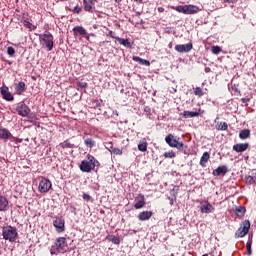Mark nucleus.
Instances as JSON below:
<instances>
[{"label":"nucleus","instance_id":"27","mask_svg":"<svg viewBox=\"0 0 256 256\" xmlns=\"http://www.w3.org/2000/svg\"><path fill=\"white\" fill-rule=\"evenodd\" d=\"M109 145L110 148L108 149V151H110V153H112L113 155H123V150L113 147L112 143H109Z\"/></svg>","mask_w":256,"mask_h":256},{"label":"nucleus","instance_id":"48","mask_svg":"<svg viewBox=\"0 0 256 256\" xmlns=\"http://www.w3.org/2000/svg\"><path fill=\"white\" fill-rule=\"evenodd\" d=\"M242 103H249V101H251L250 98H242L241 99Z\"/></svg>","mask_w":256,"mask_h":256},{"label":"nucleus","instance_id":"3","mask_svg":"<svg viewBox=\"0 0 256 256\" xmlns=\"http://www.w3.org/2000/svg\"><path fill=\"white\" fill-rule=\"evenodd\" d=\"M39 41L44 49H47V51H53L55 42H53V34H51V32L45 31L42 34H39Z\"/></svg>","mask_w":256,"mask_h":256},{"label":"nucleus","instance_id":"56","mask_svg":"<svg viewBox=\"0 0 256 256\" xmlns=\"http://www.w3.org/2000/svg\"><path fill=\"white\" fill-rule=\"evenodd\" d=\"M202 256H209V254H204V255H202Z\"/></svg>","mask_w":256,"mask_h":256},{"label":"nucleus","instance_id":"47","mask_svg":"<svg viewBox=\"0 0 256 256\" xmlns=\"http://www.w3.org/2000/svg\"><path fill=\"white\" fill-rule=\"evenodd\" d=\"M223 1H224V3H229V4L232 3V5L237 3V0H223Z\"/></svg>","mask_w":256,"mask_h":256},{"label":"nucleus","instance_id":"4","mask_svg":"<svg viewBox=\"0 0 256 256\" xmlns=\"http://www.w3.org/2000/svg\"><path fill=\"white\" fill-rule=\"evenodd\" d=\"M2 235L6 241H16L18 237L17 228L13 226H6L2 229Z\"/></svg>","mask_w":256,"mask_h":256},{"label":"nucleus","instance_id":"29","mask_svg":"<svg viewBox=\"0 0 256 256\" xmlns=\"http://www.w3.org/2000/svg\"><path fill=\"white\" fill-rule=\"evenodd\" d=\"M107 239L114 245H119V243H121V239L115 235H110L107 237Z\"/></svg>","mask_w":256,"mask_h":256},{"label":"nucleus","instance_id":"24","mask_svg":"<svg viewBox=\"0 0 256 256\" xmlns=\"http://www.w3.org/2000/svg\"><path fill=\"white\" fill-rule=\"evenodd\" d=\"M115 39H116V41H118V43L120 45H123L124 47L131 49V42H129V39H124V38H120V37H116Z\"/></svg>","mask_w":256,"mask_h":256},{"label":"nucleus","instance_id":"21","mask_svg":"<svg viewBox=\"0 0 256 256\" xmlns=\"http://www.w3.org/2000/svg\"><path fill=\"white\" fill-rule=\"evenodd\" d=\"M8 206L9 201H7V198L0 195V211H7Z\"/></svg>","mask_w":256,"mask_h":256},{"label":"nucleus","instance_id":"12","mask_svg":"<svg viewBox=\"0 0 256 256\" xmlns=\"http://www.w3.org/2000/svg\"><path fill=\"white\" fill-rule=\"evenodd\" d=\"M0 139H4V141H7L8 139H14V141L17 140L7 128H0Z\"/></svg>","mask_w":256,"mask_h":256},{"label":"nucleus","instance_id":"33","mask_svg":"<svg viewBox=\"0 0 256 256\" xmlns=\"http://www.w3.org/2000/svg\"><path fill=\"white\" fill-rule=\"evenodd\" d=\"M245 211H246V210H245V207H242V206L237 207V208L235 209V213H236L237 217H244Z\"/></svg>","mask_w":256,"mask_h":256},{"label":"nucleus","instance_id":"16","mask_svg":"<svg viewBox=\"0 0 256 256\" xmlns=\"http://www.w3.org/2000/svg\"><path fill=\"white\" fill-rule=\"evenodd\" d=\"M84 10L88 13H93L95 11V3L89 0H83Z\"/></svg>","mask_w":256,"mask_h":256},{"label":"nucleus","instance_id":"22","mask_svg":"<svg viewBox=\"0 0 256 256\" xmlns=\"http://www.w3.org/2000/svg\"><path fill=\"white\" fill-rule=\"evenodd\" d=\"M201 213H211L213 211V205H211L209 202H205L200 207Z\"/></svg>","mask_w":256,"mask_h":256},{"label":"nucleus","instance_id":"2","mask_svg":"<svg viewBox=\"0 0 256 256\" xmlns=\"http://www.w3.org/2000/svg\"><path fill=\"white\" fill-rule=\"evenodd\" d=\"M69 247L67 246V238L59 237L55 240L54 245L51 246L50 253L51 255H59V253L67 252Z\"/></svg>","mask_w":256,"mask_h":256},{"label":"nucleus","instance_id":"31","mask_svg":"<svg viewBox=\"0 0 256 256\" xmlns=\"http://www.w3.org/2000/svg\"><path fill=\"white\" fill-rule=\"evenodd\" d=\"M60 147H62V149H73V147H75V144H71V142H69V140H66V141L60 143Z\"/></svg>","mask_w":256,"mask_h":256},{"label":"nucleus","instance_id":"26","mask_svg":"<svg viewBox=\"0 0 256 256\" xmlns=\"http://www.w3.org/2000/svg\"><path fill=\"white\" fill-rule=\"evenodd\" d=\"M209 159H210L209 152H204L203 155L200 158L201 167H205V163H207V161H209Z\"/></svg>","mask_w":256,"mask_h":256},{"label":"nucleus","instance_id":"43","mask_svg":"<svg viewBox=\"0 0 256 256\" xmlns=\"http://www.w3.org/2000/svg\"><path fill=\"white\" fill-rule=\"evenodd\" d=\"M168 199L170 201V205H173V201H175V199H177V196H175V194L171 193L169 196H168Z\"/></svg>","mask_w":256,"mask_h":256},{"label":"nucleus","instance_id":"15","mask_svg":"<svg viewBox=\"0 0 256 256\" xmlns=\"http://www.w3.org/2000/svg\"><path fill=\"white\" fill-rule=\"evenodd\" d=\"M153 217V212L151 211H143L138 214L139 221H149Z\"/></svg>","mask_w":256,"mask_h":256},{"label":"nucleus","instance_id":"37","mask_svg":"<svg viewBox=\"0 0 256 256\" xmlns=\"http://www.w3.org/2000/svg\"><path fill=\"white\" fill-rule=\"evenodd\" d=\"M164 157H165V159H174V157H175V152H173V151L165 152V153H164Z\"/></svg>","mask_w":256,"mask_h":256},{"label":"nucleus","instance_id":"17","mask_svg":"<svg viewBox=\"0 0 256 256\" xmlns=\"http://www.w3.org/2000/svg\"><path fill=\"white\" fill-rule=\"evenodd\" d=\"M226 173H227V166L225 165L219 166L213 171V175L215 177H219V175H225Z\"/></svg>","mask_w":256,"mask_h":256},{"label":"nucleus","instance_id":"32","mask_svg":"<svg viewBox=\"0 0 256 256\" xmlns=\"http://www.w3.org/2000/svg\"><path fill=\"white\" fill-rule=\"evenodd\" d=\"M84 145L92 149V147H95V140H93V138H87L84 140Z\"/></svg>","mask_w":256,"mask_h":256},{"label":"nucleus","instance_id":"40","mask_svg":"<svg viewBox=\"0 0 256 256\" xmlns=\"http://www.w3.org/2000/svg\"><path fill=\"white\" fill-rule=\"evenodd\" d=\"M176 11H178V13H184V15H186V5L185 6H177Z\"/></svg>","mask_w":256,"mask_h":256},{"label":"nucleus","instance_id":"30","mask_svg":"<svg viewBox=\"0 0 256 256\" xmlns=\"http://www.w3.org/2000/svg\"><path fill=\"white\" fill-rule=\"evenodd\" d=\"M217 131H227L228 125L226 122H220L216 124Z\"/></svg>","mask_w":256,"mask_h":256},{"label":"nucleus","instance_id":"25","mask_svg":"<svg viewBox=\"0 0 256 256\" xmlns=\"http://www.w3.org/2000/svg\"><path fill=\"white\" fill-rule=\"evenodd\" d=\"M182 115L185 119H191L193 117H199V112L184 111Z\"/></svg>","mask_w":256,"mask_h":256},{"label":"nucleus","instance_id":"9","mask_svg":"<svg viewBox=\"0 0 256 256\" xmlns=\"http://www.w3.org/2000/svg\"><path fill=\"white\" fill-rule=\"evenodd\" d=\"M16 111L21 117H27V115L31 113V109L29 108V106H27V104H21L16 108Z\"/></svg>","mask_w":256,"mask_h":256},{"label":"nucleus","instance_id":"28","mask_svg":"<svg viewBox=\"0 0 256 256\" xmlns=\"http://www.w3.org/2000/svg\"><path fill=\"white\" fill-rule=\"evenodd\" d=\"M250 135H251V130L249 129H244L239 133L240 139H248Z\"/></svg>","mask_w":256,"mask_h":256},{"label":"nucleus","instance_id":"5","mask_svg":"<svg viewBox=\"0 0 256 256\" xmlns=\"http://www.w3.org/2000/svg\"><path fill=\"white\" fill-rule=\"evenodd\" d=\"M165 141L169 147H174L175 149H183V142L179 141V137L169 134L166 136Z\"/></svg>","mask_w":256,"mask_h":256},{"label":"nucleus","instance_id":"14","mask_svg":"<svg viewBox=\"0 0 256 256\" xmlns=\"http://www.w3.org/2000/svg\"><path fill=\"white\" fill-rule=\"evenodd\" d=\"M1 95L3 97V99H5L6 101H13V94H11V92H9V87H2L1 88Z\"/></svg>","mask_w":256,"mask_h":256},{"label":"nucleus","instance_id":"41","mask_svg":"<svg viewBox=\"0 0 256 256\" xmlns=\"http://www.w3.org/2000/svg\"><path fill=\"white\" fill-rule=\"evenodd\" d=\"M24 27H27V29H33V24L27 20L23 21Z\"/></svg>","mask_w":256,"mask_h":256},{"label":"nucleus","instance_id":"10","mask_svg":"<svg viewBox=\"0 0 256 256\" xmlns=\"http://www.w3.org/2000/svg\"><path fill=\"white\" fill-rule=\"evenodd\" d=\"M54 227L58 233H63L65 231V220L61 217H57L56 221L53 222Z\"/></svg>","mask_w":256,"mask_h":256},{"label":"nucleus","instance_id":"7","mask_svg":"<svg viewBox=\"0 0 256 256\" xmlns=\"http://www.w3.org/2000/svg\"><path fill=\"white\" fill-rule=\"evenodd\" d=\"M52 186L51 180L43 178L39 183L38 189L40 193H47Z\"/></svg>","mask_w":256,"mask_h":256},{"label":"nucleus","instance_id":"46","mask_svg":"<svg viewBox=\"0 0 256 256\" xmlns=\"http://www.w3.org/2000/svg\"><path fill=\"white\" fill-rule=\"evenodd\" d=\"M84 201H91V196L89 194H83Z\"/></svg>","mask_w":256,"mask_h":256},{"label":"nucleus","instance_id":"54","mask_svg":"<svg viewBox=\"0 0 256 256\" xmlns=\"http://www.w3.org/2000/svg\"><path fill=\"white\" fill-rule=\"evenodd\" d=\"M123 0H115V3H121Z\"/></svg>","mask_w":256,"mask_h":256},{"label":"nucleus","instance_id":"39","mask_svg":"<svg viewBox=\"0 0 256 256\" xmlns=\"http://www.w3.org/2000/svg\"><path fill=\"white\" fill-rule=\"evenodd\" d=\"M253 241L249 240L246 244V249H247V255H251L252 250H251V245H252Z\"/></svg>","mask_w":256,"mask_h":256},{"label":"nucleus","instance_id":"36","mask_svg":"<svg viewBox=\"0 0 256 256\" xmlns=\"http://www.w3.org/2000/svg\"><path fill=\"white\" fill-rule=\"evenodd\" d=\"M138 150L142 152L147 151V142H142L138 144Z\"/></svg>","mask_w":256,"mask_h":256},{"label":"nucleus","instance_id":"52","mask_svg":"<svg viewBox=\"0 0 256 256\" xmlns=\"http://www.w3.org/2000/svg\"><path fill=\"white\" fill-rule=\"evenodd\" d=\"M136 3H143V0H134Z\"/></svg>","mask_w":256,"mask_h":256},{"label":"nucleus","instance_id":"8","mask_svg":"<svg viewBox=\"0 0 256 256\" xmlns=\"http://www.w3.org/2000/svg\"><path fill=\"white\" fill-rule=\"evenodd\" d=\"M193 49V43H187V44H178L175 46V51L177 53H189Z\"/></svg>","mask_w":256,"mask_h":256},{"label":"nucleus","instance_id":"23","mask_svg":"<svg viewBox=\"0 0 256 256\" xmlns=\"http://www.w3.org/2000/svg\"><path fill=\"white\" fill-rule=\"evenodd\" d=\"M132 59L133 61H136V63H139L140 65H145L146 67H149V65H151V62H149V60L142 59L139 56H133Z\"/></svg>","mask_w":256,"mask_h":256},{"label":"nucleus","instance_id":"6","mask_svg":"<svg viewBox=\"0 0 256 256\" xmlns=\"http://www.w3.org/2000/svg\"><path fill=\"white\" fill-rule=\"evenodd\" d=\"M249 229H251V222H249V220H245L242 222L241 227L236 231V236L245 237L249 233Z\"/></svg>","mask_w":256,"mask_h":256},{"label":"nucleus","instance_id":"53","mask_svg":"<svg viewBox=\"0 0 256 256\" xmlns=\"http://www.w3.org/2000/svg\"><path fill=\"white\" fill-rule=\"evenodd\" d=\"M84 37L87 39V41H89V35H87V33Z\"/></svg>","mask_w":256,"mask_h":256},{"label":"nucleus","instance_id":"18","mask_svg":"<svg viewBox=\"0 0 256 256\" xmlns=\"http://www.w3.org/2000/svg\"><path fill=\"white\" fill-rule=\"evenodd\" d=\"M199 13V7L195 5H186V15H195Z\"/></svg>","mask_w":256,"mask_h":256},{"label":"nucleus","instance_id":"42","mask_svg":"<svg viewBox=\"0 0 256 256\" xmlns=\"http://www.w3.org/2000/svg\"><path fill=\"white\" fill-rule=\"evenodd\" d=\"M7 53H8V55H10V57H13V55H15V48H13V47H8L7 48Z\"/></svg>","mask_w":256,"mask_h":256},{"label":"nucleus","instance_id":"51","mask_svg":"<svg viewBox=\"0 0 256 256\" xmlns=\"http://www.w3.org/2000/svg\"><path fill=\"white\" fill-rule=\"evenodd\" d=\"M173 48V42H170L169 43V49H172Z\"/></svg>","mask_w":256,"mask_h":256},{"label":"nucleus","instance_id":"19","mask_svg":"<svg viewBox=\"0 0 256 256\" xmlns=\"http://www.w3.org/2000/svg\"><path fill=\"white\" fill-rule=\"evenodd\" d=\"M73 32L74 35H81L82 37H85V35H87V30H85V28H83L82 26H75L73 28Z\"/></svg>","mask_w":256,"mask_h":256},{"label":"nucleus","instance_id":"55","mask_svg":"<svg viewBox=\"0 0 256 256\" xmlns=\"http://www.w3.org/2000/svg\"><path fill=\"white\" fill-rule=\"evenodd\" d=\"M205 71H206V73H209V68H206Z\"/></svg>","mask_w":256,"mask_h":256},{"label":"nucleus","instance_id":"35","mask_svg":"<svg viewBox=\"0 0 256 256\" xmlns=\"http://www.w3.org/2000/svg\"><path fill=\"white\" fill-rule=\"evenodd\" d=\"M194 95H197L198 97H203L205 93L203 92V89H201V87H196L194 89Z\"/></svg>","mask_w":256,"mask_h":256},{"label":"nucleus","instance_id":"20","mask_svg":"<svg viewBox=\"0 0 256 256\" xmlns=\"http://www.w3.org/2000/svg\"><path fill=\"white\" fill-rule=\"evenodd\" d=\"M25 89H26L25 82H19L18 84H16V87H15L16 95H22Z\"/></svg>","mask_w":256,"mask_h":256},{"label":"nucleus","instance_id":"45","mask_svg":"<svg viewBox=\"0 0 256 256\" xmlns=\"http://www.w3.org/2000/svg\"><path fill=\"white\" fill-rule=\"evenodd\" d=\"M82 9L81 7L79 6H76L74 9H73V13H77V15H79V13H81Z\"/></svg>","mask_w":256,"mask_h":256},{"label":"nucleus","instance_id":"44","mask_svg":"<svg viewBox=\"0 0 256 256\" xmlns=\"http://www.w3.org/2000/svg\"><path fill=\"white\" fill-rule=\"evenodd\" d=\"M77 86L80 87L81 89H86V87H87V82H83V81L78 82V83H77Z\"/></svg>","mask_w":256,"mask_h":256},{"label":"nucleus","instance_id":"1","mask_svg":"<svg viewBox=\"0 0 256 256\" xmlns=\"http://www.w3.org/2000/svg\"><path fill=\"white\" fill-rule=\"evenodd\" d=\"M87 159L88 160H83L80 164V170L83 173H91L95 171V167H99V161L95 159V156L88 154Z\"/></svg>","mask_w":256,"mask_h":256},{"label":"nucleus","instance_id":"34","mask_svg":"<svg viewBox=\"0 0 256 256\" xmlns=\"http://www.w3.org/2000/svg\"><path fill=\"white\" fill-rule=\"evenodd\" d=\"M246 183L248 185H256V178L253 175L246 176Z\"/></svg>","mask_w":256,"mask_h":256},{"label":"nucleus","instance_id":"11","mask_svg":"<svg viewBox=\"0 0 256 256\" xmlns=\"http://www.w3.org/2000/svg\"><path fill=\"white\" fill-rule=\"evenodd\" d=\"M135 204H134V208L135 209H143L145 207V196L138 194L135 197Z\"/></svg>","mask_w":256,"mask_h":256},{"label":"nucleus","instance_id":"50","mask_svg":"<svg viewBox=\"0 0 256 256\" xmlns=\"http://www.w3.org/2000/svg\"><path fill=\"white\" fill-rule=\"evenodd\" d=\"M252 175L256 178V169L252 170Z\"/></svg>","mask_w":256,"mask_h":256},{"label":"nucleus","instance_id":"13","mask_svg":"<svg viewBox=\"0 0 256 256\" xmlns=\"http://www.w3.org/2000/svg\"><path fill=\"white\" fill-rule=\"evenodd\" d=\"M249 149V143H239L233 146V151L236 153H243Z\"/></svg>","mask_w":256,"mask_h":256},{"label":"nucleus","instance_id":"49","mask_svg":"<svg viewBox=\"0 0 256 256\" xmlns=\"http://www.w3.org/2000/svg\"><path fill=\"white\" fill-rule=\"evenodd\" d=\"M158 11H159V13H163V11H165V9L163 7H160V8H158Z\"/></svg>","mask_w":256,"mask_h":256},{"label":"nucleus","instance_id":"38","mask_svg":"<svg viewBox=\"0 0 256 256\" xmlns=\"http://www.w3.org/2000/svg\"><path fill=\"white\" fill-rule=\"evenodd\" d=\"M221 47H219V46H213L212 47V53L214 54V55H219V53H221Z\"/></svg>","mask_w":256,"mask_h":256}]
</instances>
